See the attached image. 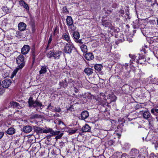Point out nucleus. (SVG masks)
<instances>
[{"instance_id":"1","label":"nucleus","mask_w":158,"mask_h":158,"mask_svg":"<svg viewBox=\"0 0 158 158\" xmlns=\"http://www.w3.org/2000/svg\"><path fill=\"white\" fill-rule=\"evenodd\" d=\"M28 102L29 107L30 108L33 107L36 108V111L38 112L40 111L38 110L39 108H40V109H42L44 107V105H43L41 102L37 99L35 101H34L32 97H31L29 98Z\"/></svg>"},{"instance_id":"2","label":"nucleus","mask_w":158,"mask_h":158,"mask_svg":"<svg viewBox=\"0 0 158 158\" xmlns=\"http://www.w3.org/2000/svg\"><path fill=\"white\" fill-rule=\"evenodd\" d=\"M16 62L18 64L16 68L17 70L22 69L24 67L25 63L24 56L20 54L17 56L16 59Z\"/></svg>"},{"instance_id":"3","label":"nucleus","mask_w":158,"mask_h":158,"mask_svg":"<svg viewBox=\"0 0 158 158\" xmlns=\"http://www.w3.org/2000/svg\"><path fill=\"white\" fill-rule=\"evenodd\" d=\"M76 49L73 44L71 42L66 43L64 47V52L66 54H71L72 51Z\"/></svg>"},{"instance_id":"4","label":"nucleus","mask_w":158,"mask_h":158,"mask_svg":"<svg viewBox=\"0 0 158 158\" xmlns=\"http://www.w3.org/2000/svg\"><path fill=\"white\" fill-rule=\"evenodd\" d=\"M33 129L34 131L38 134L42 133H47L49 132H51L52 131V129L50 128H47L46 129H44L43 128L37 126H34L33 127Z\"/></svg>"},{"instance_id":"5","label":"nucleus","mask_w":158,"mask_h":158,"mask_svg":"<svg viewBox=\"0 0 158 158\" xmlns=\"http://www.w3.org/2000/svg\"><path fill=\"white\" fill-rule=\"evenodd\" d=\"M106 96L103 93H101L99 96L98 97L97 101L98 102V104L103 106L105 104L106 99L105 98Z\"/></svg>"},{"instance_id":"6","label":"nucleus","mask_w":158,"mask_h":158,"mask_svg":"<svg viewBox=\"0 0 158 158\" xmlns=\"http://www.w3.org/2000/svg\"><path fill=\"white\" fill-rule=\"evenodd\" d=\"M11 83V81L10 79H6L2 81V85L4 88H8Z\"/></svg>"},{"instance_id":"7","label":"nucleus","mask_w":158,"mask_h":158,"mask_svg":"<svg viewBox=\"0 0 158 158\" xmlns=\"http://www.w3.org/2000/svg\"><path fill=\"white\" fill-rule=\"evenodd\" d=\"M30 49V47L28 45H25L21 49V53L23 54H26L28 53Z\"/></svg>"},{"instance_id":"8","label":"nucleus","mask_w":158,"mask_h":158,"mask_svg":"<svg viewBox=\"0 0 158 158\" xmlns=\"http://www.w3.org/2000/svg\"><path fill=\"white\" fill-rule=\"evenodd\" d=\"M32 127L29 125L24 126L23 128V132L27 133L30 132L32 131Z\"/></svg>"},{"instance_id":"9","label":"nucleus","mask_w":158,"mask_h":158,"mask_svg":"<svg viewBox=\"0 0 158 158\" xmlns=\"http://www.w3.org/2000/svg\"><path fill=\"white\" fill-rule=\"evenodd\" d=\"M91 127L87 124H85L82 127L81 131L83 132H90Z\"/></svg>"},{"instance_id":"10","label":"nucleus","mask_w":158,"mask_h":158,"mask_svg":"<svg viewBox=\"0 0 158 158\" xmlns=\"http://www.w3.org/2000/svg\"><path fill=\"white\" fill-rule=\"evenodd\" d=\"M85 57L87 60H90L94 59V56L92 53L89 52L85 54Z\"/></svg>"},{"instance_id":"11","label":"nucleus","mask_w":158,"mask_h":158,"mask_svg":"<svg viewBox=\"0 0 158 158\" xmlns=\"http://www.w3.org/2000/svg\"><path fill=\"white\" fill-rule=\"evenodd\" d=\"M102 23L103 26L105 27H109V28L111 25V22L110 21L105 20L104 19H102Z\"/></svg>"},{"instance_id":"12","label":"nucleus","mask_w":158,"mask_h":158,"mask_svg":"<svg viewBox=\"0 0 158 158\" xmlns=\"http://www.w3.org/2000/svg\"><path fill=\"white\" fill-rule=\"evenodd\" d=\"M139 151L135 148L132 149L130 152V154L133 156H137L138 155Z\"/></svg>"},{"instance_id":"13","label":"nucleus","mask_w":158,"mask_h":158,"mask_svg":"<svg viewBox=\"0 0 158 158\" xmlns=\"http://www.w3.org/2000/svg\"><path fill=\"white\" fill-rule=\"evenodd\" d=\"M67 82V79L65 78L64 80L59 82V85L60 87H62L65 89L68 85Z\"/></svg>"},{"instance_id":"14","label":"nucleus","mask_w":158,"mask_h":158,"mask_svg":"<svg viewBox=\"0 0 158 158\" xmlns=\"http://www.w3.org/2000/svg\"><path fill=\"white\" fill-rule=\"evenodd\" d=\"M89 116V114L87 111L85 110L81 114V118L82 119L85 120Z\"/></svg>"},{"instance_id":"15","label":"nucleus","mask_w":158,"mask_h":158,"mask_svg":"<svg viewBox=\"0 0 158 158\" xmlns=\"http://www.w3.org/2000/svg\"><path fill=\"white\" fill-rule=\"evenodd\" d=\"M19 30L21 31H23L26 29V25L23 22L20 23L18 25Z\"/></svg>"},{"instance_id":"16","label":"nucleus","mask_w":158,"mask_h":158,"mask_svg":"<svg viewBox=\"0 0 158 158\" xmlns=\"http://www.w3.org/2000/svg\"><path fill=\"white\" fill-rule=\"evenodd\" d=\"M62 38L68 43L71 42L69 35L68 33L67 34L64 33L62 35Z\"/></svg>"},{"instance_id":"17","label":"nucleus","mask_w":158,"mask_h":158,"mask_svg":"<svg viewBox=\"0 0 158 158\" xmlns=\"http://www.w3.org/2000/svg\"><path fill=\"white\" fill-rule=\"evenodd\" d=\"M151 114L149 111H144L143 114V118L146 119H148L151 117Z\"/></svg>"},{"instance_id":"18","label":"nucleus","mask_w":158,"mask_h":158,"mask_svg":"<svg viewBox=\"0 0 158 158\" xmlns=\"http://www.w3.org/2000/svg\"><path fill=\"white\" fill-rule=\"evenodd\" d=\"M62 52L60 51H57L53 52V57L55 59H58L60 58V55L61 54Z\"/></svg>"},{"instance_id":"19","label":"nucleus","mask_w":158,"mask_h":158,"mask_svg":"<svg viewBox=\"0 0 158 158\" xmlns=\"http://www.w3.org/2000/svg\"><path fill=\"white\" fill-rule=\"evenodd\" d=\"M15 132V129L14 127L9 128L6 131L7 134L9 135H12Z\"/></svg>"},{"instance_id":"20","label":"nucleus","mask_w":158,"mask_h":158,"mask_svg":"<svg viewBox=\"0 0 158 158\" xmlns=\"http://www.w3.org/2000/svg\"><path fill=\"white\" fill-rule=\"evenodd\" d=\"M67 24L68 26L73 23V20L70 16H68L66 19Z\"/></svg>"},{"instance_id":"21","label":"nucleus","mask_w":158,"mask_h":158,"mask_svg":"<svg viewBox=\"0 0 158 158\" xmlns=\"http://www.w3.org/2000/svg\"><path fill=\"white\" fill-rule=\"evenodd\" d=\"M84 71L85 73L88 76L91 75L93 73V69L89 68H85L84 69Z\"/></svg>"},{"instance_id":"22","label":"nucleus","mask_w":158,"mask_h":158,"mask_svg":"<svg viewBox=\"0 0 158 158\" xmlns=\"http://www.w3.org/2000/svg\"><path fill=\"white\" fill-rule=\"evenodd\" d=\"M73 36L75 40H78L80 38V35L77 31H74L73 33Z\"/></svg>"},{"instance_id":"23","label":"nucleus","mask_w":158,"mask_h":158,"mask_svg":"<svg viewBox=\"0 0 158 158\" xmlns=\"http://www.w3.org/2000/svg\"><path fill=\"white\" fill-rule=\"evenodd\" d=\"M42 118V116L41 115L37 114H31L30 116V119L41 118Z\"/></svg>"},{"instance_id":"24","label":"nucleus","mask_w":158,"mask_h":158,"mask_svg":"<svg viewBox=\"0 0 158 158\" xmlns=\"http://www.w3.org/2000/svg\"><path fill=\"white\" fill-rule=\"evenodd\" d=\"M108 99H110V102H115L117 99V97L114 94H110Z\"/></svg>"},{"instance_id":"25","label":"nucleus","mask_w":158,"mask_h":158,"mask_svg":"<svg viewBox=\"0 0 158 158\" xmlns=\"http://www.w3.org/2000/svg\"><path fill=\"white\" fill-rule=\"evenodd\" d=\"M82 51L84 53H85L87 51V46L84 44H80L79 45Z\"/></svg>"},{"instance_id":"26","label":"nucleus","mask_w":158,"mask_h":158,"mask_svg":"<svg viewBox=\"0 0 158 158\" xmlns=\"http://www.w3.org/2000/svg\"><path fill=\"white\" fill-rule=\"evenodd\" d=\"M47 67L46 66H42L41 69L39 71L40 74H43L47 72Z\"/></svg>"},{"instance_id":"27","label":"nucleus","mask_w":158,"mask_h":158,"mask_svg":"<svg viewBox=\"0 0 158 158\" xmlns=\"http://www.w3.org/2000/svg\"><path fill=\"white\" fill-rule=\"evenodd\" d=\"M103 66L100 64H96L94 66L95 69L98 71H100L101 70Z\"/></svg>"},{"instance_id":"28","label":"nucleus","mask_w":158,"mask_h":158,"mask_svg":"<svg viewBox=\"0 0 158 158\" xmlns=\"http://www.w3.org/2000/svg\"><path fill=\"white\" fill-rule=\"evenodd\" d=\"M151 113L155 116H157L158 114V109L153 108L151 110Z\"/></svg>"},{"instance_id":"29","label":"nucleus","mask_w":158,"mask_h":158,"mask_svg":"<svg viewBox=\"0 0 158 158\" xmlns=\"http://www.w3.org/2000/svg\"><path fill=\"white\" fill-rule=\"evenodd\" d=\"M4 32L2 29L0 28V41L2 40L5 36Z\"/></svg>"},{"instance_id":"30","label":"nucleus","mask_w":158,"mask_h":158,"mask_svg":"<svg viewBox=\"0 0 158 158\" xmlns=\"http://www.w3.org/2000/svg\"><path fill=\"white\" fill-rule=\"evenodd\" d=\"M129 56L131 58V59L130 60V63H133V62L135 61L136 58L135 56L132 55L131 54H129Z\"/></svg>"},{"instance_id":"31","label":"nucleus","mask_w":158,"mask_h":158,"mask_svg":"<svg viewBox=\"0 0 158 158\" xmlns=\"http://www.w3.org/2000/svg\"><path fill=\"white\" fill-rule=\"evenodd\" d=\"M11 106H13V107H18L19 106V103L15 102H10Z\"/></svg>"},{"instance_id":"32","label":"nucleus","mask_w":158,"mask_h":158,"mask_svg":"<svg viewBox=\"0 0 158 158\" xmlns=\"http://www.w3.org/2000/svg\"><path fill=\"white\" fill-rule=\"evenodd\" d=\"M53 51H50L47 54V57L49 58H50L52 57H53Z\"/></svg>"},{"instance_id":"33","label":"nucleus","mask_w":158,"mask_h":158,"mask_svg":"<svg viewBox=\"0 0 158 158\" xmlns=\"http://www.w3.org/2000/svg\"><path fill=\"white\" fill-rule=\"evenodd\" d=\"M31 26L32 31L33 33H34L36 30V29L35 28V23L34 21L32 22L31 24Z\"/></svg>"},{"instance_id":"34","label":"nucleus","mask_w":158,"mask_h":158,"mask_svg":"<svg viewBox=\"0 0 158 158\" xmlns=\"http://www.w3.org/2000/svg\"><path fill=\"white\" fill-rule=\"evenodd\" d=\"M68 26L69 28V29H70L73 31H75L76 28V27L74 25L73 23L71 25H69Z\"/></svg>"},{"instance_id":"35","label":"nucleus","mask_w":158,"mask_h":158,"mask_svg":"<svg viewBox=\"0 0 158 158\" xmlns=\"http://www.w3.org/2000/svg\"><path fill=\"white\" fill-rule=\"evenodd\" d=\"M52 35L51 34L50 35L49 40L48 41V45L46 48V49H47L49 45H50V44L51 43L52 40Z\"/></svg>"},{"instance_id":"36","label":"nucleus","mask_w":158,"mask_h":158,"mask_svg":"<svg viewBox=\"0 0 158 158\" xmlns=\"http://www.w3.org/2000/svg\"><path fill=\"white\" fill-rule=\"evenodd\" d=\"M52 132V134L53 135H57L60 134V131H52L51 132Z\"/></svg>"},{"instance_id":"37","label":"nucleus","mask_w":158,"mask_h":158,"mask_svg":"<svg viewBox=\"0 0 158 158\" xmlns=\"http://www.w3.org/2000/svg\"><path fill=\"white\" fill-rule=\"evenodd\" d=\"M58 31V27L57 26H56L54 28V30L53 31V35H55L57 32Z\"/></svg>"},{"instance_id":"38","label":"nucleus","mask_w":158,"mask_h":158,"mask_svg":"<svg viewBox=\"0 0 158 158\" xmlns=\"http://www.w3.org/2000/svg\"><path fill=\"white\" fill-rule=\"evenodd\" d=\"M77 130V129H75L74 130H71L69 131V134L72 135L74 134Z\"/></svg>"},{"instance_id":"39","label":"nucleus","mask_w":158,"mask_h":158,"mask_svg":"<svg viewBox=\"0 0 158 158\" xmlns=\"http://www.w3.org/2000/svg\"><path fill=\"white\" fill-rule=\"evenodd\" d=\"M63 133H60L59 135H56L55 137V139L56 140H57L58 139H60L63 136Z\"/></svg>"},{"instance_id":"40","label":"nucleus","mask_w":158,"mask_h":158,"mask_svg":"<svg viewBox=\"0 0 158 158\" xmlns=\"http://www.w3.org/2000/svg\"><path fill=\"white\" fill-rule=\"evenodd\" d=\"M61 111V109L59 107H55L54 110V111L56 112H60Z\"/></svg>"},{"instance_id":"41","label":"nucleus","mask_w":158,"mask_h":158,"mask_svg":"<svg viewBox=\"0 0 158 158\" xmlns=\"http://www.w3.org/2000/svg\"><path fill=\"white\" fill-rule=\"evenodd\" d=\"M53 106H52L51 105V104H50L48 106L47 109H49L50 110H51L54 111V109H53Z\"/></svg>"},{"instance_id":"42","label":"nucleus","mask_w":158,"mask_h":158,"mask_svg":"<svg viewBox=\"0 0 158 158\" xmlns=\"http://www.w3.org/2000/svg\"><path fill=\"white\" fill-rule=\"evenodd\" d=\"M5 91V89L4 88H0V95H2Z\"/></svg>"},{"instance_id":"43","label":"nucleus","mask_w":158,"mask_h":158,"mask_svg":"<svg viewBox=\"0 0 158 158\" xmlns=\"http://www.w3.org/2000/svg\"><path fill=\"white\" fill-rule=\"evenodd\" d=\"M75 42L77 43H79L81 44H83V42L82 41L81 39L75 40Z\"/></svg>"},{"instance_id":"44","label":"nucleus","mask_w":158,"mask_h":158,"mask_svg":"<svg viewBox=\"0 0 158 158\" xmlns=\"http://www.w3.org/2000/svg\"><path fill=\"white\" fill-rule=\"evenodd\" d=\"M67 79V84L68 83H72L73 82V81L71 79H69L68 78H66Z\"/></svg>"},{"instance_id":"45","label":"nucleus","mask_w":158,"mask_h":158,"mask_svg":"<svg viewBox=\"0 0 158 158\" xmlns=\"http://www.w3.org/2000/svg\"><path fill=\"white\" fill-rule=\"evenodd\" d=\"M23 7L26 9L27 10H29V6L28 5L26 4V3L25 4L23 5Z\"/></svg>"},{"instance_id":"46","label":"nucleus","mask_w":158,"mask_h":158,"mask_svg":"<svg viewBox=\"0 0 158 158\" xmlns=\"http://www.w3.org/2000/svg\"><path fill=\"white\" fill-rule=\"evenodd\" d=\"M19 69H16H16L14 70V71L12 73V75L13 76H15L16 73H17V71L19 70Z\"/></svg>"},{"instance_id":"47","label":"nucleus","mask_w":158,"mask_h":158,"mask_svg":"<svg viewBox=\"0 0 158 158\" xmlns=\"http://www.w3.org/2000/svg\"><path fill=\"white\" fill-rule=\"evenodd\" d=\"M19 3L21 6H23L25 4V2L23 1H20L19 2Z\"/></svg>"},{"instance_id":"48","label":"nucleus","mask_w":158,"mask_h":158,"mask_svg":"<svg viewBox=\"0 0 158 158\" xmlns=\"http://www.w3.org/2000/svg\"><path fill=\"white\" fill-rule=\"evenodd\" d=\"M4 133L3 132H0V139H2Z\"/></svg>"},{"instance_id":"49","label":"nucleus","mask_w":158,"mask_h":158,"mask_svg":"<svg viewBox=\"0 0 158 158\" xmlns=\"http://www.w3.org/2000/svg\"><path fill=\"white\" fill-rule=\"evenodd\" d=\"M124 77L125 78H129L130 77V75L129 73L128 72L126 74L124 75Z\"/></svg>"},{"instance_id":"50","label":"nucleus","mask_w":158,"mask_h":158,"mask_svg":"<svg viewBox=\"0 0 158 158\" xmlns=\"http://www.w3.org/2000/svg\"><path fill=\"white\" fill-rule=\"evenodd\" d=\"M118 12L121 14L122 16H123V15L124 14V10H118Z\"/></svg>"},{"instance_id":"51","label":"nucleus","mask_w":158,"mask_h":158,"mask_svg":"<svg viewBox=\"0 0 158 158\" xmlns=\"http://www.w3.org/2000/svg\"><path fill=\"white\" fill-rule=\"evenodd\" d=\"M32 55L33 56V58L34 59L35 57V50L34 49H33L31 51Z\"/></svg>"},{"instance_id":"52","label":"nucleus","mask_w":158,"mask_h":158,"mask_svg":"<svg viewBox=\"0 0 158 158\" xmlns=\"http://www.w3.org/2000/svg\"><path fill=\"white\" fill-rule=\"evenodd\" d=\"M109 143H110V145H112L113 144V142L112 140H110L109 142Z\"/></svg>"},{"instance_id":"53","label":"nucleus","mask_w":158,"mask_h":158,"mask_svg":"<svg viewBox=\"0 0 158 158\" xmlns=\"http://www.w3.org/2000/svg\"><path fill=\"white\" fill-rule=\"evenodd\" d=\"M110 28L111 30H113L114 29V27L111 24V25L110 26Z\"/></svg>"},{"instance_id":"54","label":"nucleus","mask_w":158,"mask_h":158,"mask_svg":"<svg viewBox=\"0 0 158 158\" xmlns=\"http://www.w3.org/2000/svg\"><path fill=\"white\" fill-rule=\"evenodd\" d=\"M58 124H59L60 125V124H62L64 125V123L60 121H59Z\"/></svg>"},{"instance_id":"55","label":"nucleus","mask_w":158,"mask_h":158,"mask_svg":"<svg viewBox=\"0 0 158 158\" xmlns=\"http://www.w3.org/2000/svg\"><path fill=\"white\" fill-rule=\"evenodd\" d=\"M155 147L156 149L157 148H158V143H156V144H155Z\"/></svg>"},{"instance_id":"56","label":"nucleus","mask_w":158,"mask_h":158,"mask_svg":"<svg viewBox=\"0 0 158 158\" xmlns=\"http://www.w3.org/2000/svg\"><path fill=\"white\" fill-rule=\"evenodd\" d=\"M152 124L151 123V122L149 120V124L150 126H152Z\"/></svg>"},{"instance_id":"57","label":"nucleus","mask_w":158,"mask_h":158,"mask_svg":"<svg viewBox=\"0 0 158 158\" xmlns=\"http://www.w3.org/2000/svg\"><path fill=\"white\" fill-rule=\"evenodd\" d=\"M146 1H147V2H151L152 1V0H146Z\"/></svg>"},{"instance_id":"58","label":"nucleus","mask_w":158,"mask_h":158,"mask_svg":"<svg viewBox=\"0 0 158 158\" xmlns=\"http://www.w3.org/2000/svg\"><path fill=\"white\" fill-rule=\"evenodd\" d=\"M119 20H120L119 19L116 18V21L118 22V21H119Z\"/></svg>"},{"instance_id":"59","label":"nucleus","mask_w":158,"mask_h":158,"mask_svg":"<svg viewBox=\"0 0 158 158\" xmlns=\"http://www.w3.org/2000/svg\"><path fill=\"white\" fill-rule=\"evenodd\" d=\"M156 119L158 121V117L156 116Z\"/></svg>"},{"instance_id":"60","label":"nucleus","mask_w":158,"mask_h":158,"mask_svg":"<svg viewBox=\"0 0 158 158\" xmlns=\"http://www.w3.org/2000/svg\"><path fill=\"white\" fill-rule=\"evenodd\" d=\"M125 15H126L128 16V17H127V18L128 17V14L127 13H126V14Z\"/></svg>"},{"instance_id":"61","label":"nucleus","mask_w":158,"mask_h":158,"mask_svg":"<svg viewBox=\"0 0 158 158\" xmlns=\"http://www.w3.org/2000/svg\"><path fill=\"white\" fill-rule=\"evenodd\" d=\"M152 118V120H155V118Z\"/></svg>"},{"instance_id":"62","label":"nucleus","mask_w":158,"mask_h":158,"mask_svg":"<svg viewBox=\"0 0 158 158\" xmlns=\"http://www.w3.org/2000/svg\"><path fill=\"white\" fill-rule=\"evenodd\" d=\"M157 24L158 25V19L157 20Z\"/></svg>"},{"instance_id":"63","label":"nucleus","mask_w":158,"mask_h":158,"mask_svg":"<svg viewBox=\"0 0 158 158\" xmlns=\"http://www.w3.org/2000/svg\"><path fill=\"white\" fill-rule=\"evenodd\" d=\"M50 137V136H48V137H47V138H49Z\"/></svg>"},{"instance_id":"64","label":"nucleus","mask_w":158,"mask_h":158,"mask_svg":"<svg viewBox=\"0 0 158 158\" xmlns=\"http://www.w3.org/2000/svg\"><path fill=\"white\" fill-rule=\"evenodd\" d=\"M144 51L145 53H146V52L145 51V50H144V51Z\"/></svg>"}]
</instances>
